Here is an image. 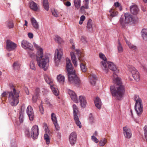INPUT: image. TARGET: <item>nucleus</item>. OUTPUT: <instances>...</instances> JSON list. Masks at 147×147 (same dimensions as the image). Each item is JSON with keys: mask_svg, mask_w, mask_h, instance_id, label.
I'll return each instance as SVG.
<instances>
[{"mask_svg": "<svg viewBox=\"0 0 147 147\" xmlns=\"http://www.w3.org/2000/svg\"><path fill=\"white\" fill-rule=\"evenodd\" d=\"M68 93L71 100L76 103H78V100L77 96L75 93L73 91L69 90Z\"/></svg>", "mask_w": 147, "mask_h": 147, "instance_id": "18", "label": "nucleus"}, {"mask_svg": "<svg viewBox=\"0 0 147 147\" xmlns=\"http://www.w3.org/2000/svg\"><path fill=\"white\" fill-rule=\"evenodd\" d=\"M36 59L37 64L41 68L46 70L48 67L49 58L46 56H44L43 53L40 54H37Z\"/></svg>", "mask_w": 147, "mask_h": 147, "instance_id": "3", "label": "nucleus"}, {"mask_svg": "<svg viewBox=\"0 0 147 147\" xmlns=\"http://www.w3.org/2000/svg\"><path fill=\"white\" fill-rule=\"evenodd\" d=\"M80 66L82 71L84 72H85L86 71V68L85 65L82 63L80 64Z\"/></svg>", "mask_w": 147, "mask_h": 147, "instance_id": "47", "label": "nucleus"}, {"mask_svg": "<svg viewBox=\"0 0 147 147\" xmlns=\"http://www.w3.org/2000/svg\"><path fill=\"white\" fill-rule=\"evenodd\" d=\"M19 117V121L20 123H22L24 121V114L20 113Z\"/></svg>", "mask_w": 147, "mask_h": 147, "instance_id": "49", "label": "nucleus"}, {"mask_svg": "<svg viewBox=\"0 0 147 147\" xmlns=\"http://www.w3.org/2000/svg\"><path fill=\"white\" fill-rule=\"evenodd\" d=\"M94 102L96 107L99 109H100L102 105V103L100 99L97 97L94 100Z\"/></svg>", "mask_w": 147, "mask_h": 147, "instance_id": "28", "label": "nucleus"}, {"mask_svg": "<svg viewBox=\"0 0 147 147\" xmlns=\"http://www.w3.org/2000/svg\"><path fill=\"white\" fill-rule=\"evenodd\" d=\"M91 139L95 143H97L99 142L98 140L94 136H92Z\"/></svg>", "mask_w": 147, "mask_h": 147, "instance_id": "53", "label": "nucleus"}, {"mask_svg": "<svg viewBox=\"0 0 147 147\" xmlns=\"http://www.w3.org/2000/svg\"><path fill=\"white\" fill-rule=\"evenodd\" d=\"M78 100L81 107L83 108H85L87 104L86 97L84 96H79Z\"/></svg>", "mask_w": 147, "mask_h": 147, "instance_id": "15", "label": "nucleus"}, {"mask_svg": "<svg viewBox=\"0 0 147 147\" xmlns=\"http://www.w3.org/2000/svg\"><path fill=\"white\" fill-rule=\"evenodd\" d=\"M31 134L33 139L36 138L39 135V129L38 126L34 125L32 127L31 131Z\"/></svg>", "mask_w": 147, "mask_h": 147, "instance_id": "10", "label": "nucleus"}, {"mask_svg": "<svg viewBox=\"0 0 147 147\" xmlns=\"http://www.w3.org/2000/svg\"><path fill=\"white\" fill-rule=\"evenodd\" d=\"M86 18L84 16L82 15V16L80 18V20L83 22L84 21V20Z\"/></svg>", "mask_w": 147, "mask_h": 147, "instance_id": "60", "label": "nucleus"}, {"mask_svg": "<svg viewBox=\"0 0 147 147\" xmlns=\"http://www.w3.org/2000/svg\"><path fill=\"white\" fill-rule=\"evenodd\" d=\"M90 79L91 84L92 85H94L95 84L96 80H97V78L96 75L93 74L90 76Z\"/></svg>", "mask_w": 147, "mask_h": 147, "instance_id": "35", "label": "nucleus"}, {"mask_svg": "<svg viewBox=\"0 0 147 147\" xmlns=\"http://www.w3.org/2000/svg\"><path fill=\"white\" fill-rule=\"evenodd\" d=\"M45 103L48 105V106L49 107H52V105L50 103V102L49 101L48 99H45Z\"/></svg>", "mask_w": 147, "mask_h": 147, "instance_id": "51", "label": "nucleus"}, {"mask_svg": "<svg viewBox=\"0 0 147 147\" xmlns=\"http://www.w3.org/2000/svg\"><path fill=\"white\" fill-rule=\"evenodd\" d=\"M39 111H40L41 114H43L44 112V109L42 104H40L39 105Z\"/></svg>", "mask_w": 147, "mask_h": 147, "instance_id": "52", "label": "nucleus"}, {"mask_svg": "<svg viewBox=\"0 0 147 147\" xmlns=\"http://www.w3.org/2000/svg\"><path fill=\"white\" fill-rule=\"evenodd\" d=\"M123 134L126 138L129 139L132 136L131 130L126 127H123Z\"/></svg>", "mask_w": 147, "mask_h": 147, "instance_id": "17", "label": "nucleus"}, {"mask_svg": "<svg viewBox=\"0 0 147 147\" xmlns=\"http://www.w3.org/2000/svg\"><path fill=\"white\" fill-rule=\"evenodd\" d=\"M107 142V139L105 138H103L99 141L98 145L100 146L103 147L106 144Z\"/></svg>", "mask_w": 147, "mask_h": 147, "instance_id": "36", "label": "nucleus"}, {"mask_svg": "<svg viewBox=\"0 0 147 147\" xmlns=\"http://www.w3.org/2000/svg\"><path fill=\"white\" fill-rule=\"evenodd\" d=\"M33 44L34 47H35L38 50L37 54H40L43 53V49L42 48H41L35 42H34Z\"/></svg>", "mask_w": 147, "mask_h": 147, "instance_id": "32", "label": "nucleus"}, {"mask_svg": "<svg viewBox=\"0 0 147 147\" xmlns=\"http://www.w3.org/2000/svg\"><path fill=\"white\" fill-rule=\"evenodd\" d=\"M118 52L119 53H121L123 51V48L121 44L119 41L118 42V45L117 46Z\"/></svg>", "mask_w": 147, "mask_h": 147, "instance_id": "42", "label": "nucleus"}, {"mask_svg": "<svg viewBox=\"0 0 147 147\" xmlns=\"http://www.w3.org/2000/svg\"><path fill=\"white\" fill-rule=\"evenodd\" d=\"M25 109V105H23L21 107V110L20 113L24 114V112Z\"/></svg>", "mask_w": 147, "mask_h": 147, "instance_id": "54", "label": "nucleus"}, {"mask_svg": "<svg viewBox=\"0 0 147 147\" xmlns=\"http://www.w3.org/2000/svg\"><path fill=\"white\" fill-rule=\"evenodd\" d=\"M125 20L127 22L128 24L129 22H134L135 19L132 15L129 13H126L124 15Z\"/></svg>", "mask_w": 147, "mask_h": 147, "instance_id": "23", "label": "nucleus"}, {"mask_svg": "<svg viewBox=\"0 0 147 147\" xmlns=\"http://www.w3.org/2000/svg\"><path fill=\"white\" fill-rule=\"evenodd\" d=\"M20 65L18 61H16L15 62L13 65V68L15 70H18L19 69L20 67Z\"/></svg>", "mask_w": 147, "mask_h": 147, "instance_id": "40", "label": "nucleus"}, {"mask_svg": "<svg viewBox=\"0 0 147 147\" xmlns=\"http://www.w3.org/2000/svg\"><path fill=\"white\" fill-rule=\"evenodd\" d=\"M125 41L127 44L130 49L133 50H136V46L131 43L127 40H125Z\"/></svg>", "mask_w": 147, "mask_h": 147, "instance_id": "38", "label": "nucleus"}, {"mask_svg": "<svg viewBox=\"0 0 147 147\" xmlns=\"http://www.w3.org/2000/svg\"><path fill=\"white\" fill-rule=\"evenodd\" d=\"M107 63L108 69L109 68L112 71H115L116 72L118 71L116 65L113 63L112 62L108 61ZM109 70V69H108V71Z\"/></svg>", "mask_w": 147, "mask_h": 147, "instance_id": "20", "label": "nucleus"}, {"mask_svg": "<svg viewBox=\"0 0 147 147\" xmlns=\"http://www.w3.org/2000/svg\"><path fill=\"white\" fill-rule=\"evenodd\" d=\"M55 54L57 55V59H58V60H57L56 57H55L54 60L55 62H56L58 61H59V60L61 59L63 55V49L61 48L56 49L55 51Z\"/></svg>", "mask_w": 147, "mask_h": 147, "instance_id": "11", "label": "nucleus"}, {"mask_svg": "<svg viewBox=\"0 0 147 147\" xmlns=\"http://www.w3.org/2000/svg\"><path fill=\"white\" fill-rule=\"evenodd\" d=\"M73 110L74 118L77 125L80 128L81 127V123L79 120L78 113V108L77 106L75 105L74 104L73 105Z\"/></svg>", "mask_w": 147, "mask_h": 147, "instance_id": "6", "label": "nucleus"}, {"mask_svg": "<svg viewBox=\"0 0 147 147\" xmlns=\"http://www.w3.org/2000/svg\"><path fill=\"white\" fill-rule=\"evenodd\" d=\"M21 45L22 47L24 49H29L32 50V45L26 40H22L21 42Z\"/></svg>", "mask_w": 147, "mask_h": 147, "instance_id": "16", "label": "nucleus"}, {"mask_svg": "<svg viewBox=\"0 0 147 147\" xmlns=\"http://www.w3.org/2000/svg\"><path fill=\"white\" fill-rule=\"evenodd\" d=\"M66 68L68 72V80L69 83L78 86L81 82L74 70L70 60L68 58L66 59Z\"/></svg>", "mask_w": 147, "mask_h": 147, "instance_id": "2", "label": "nucleus"}, {"mask_svg": "<svg viewBox=\"0 0 147 147\" xmlns=\"http://www.w3.org/2000/svg\"><path fill=\"white\" fill-rule=\"evenodd\" d=\"M58 82L60 84H63L65 81V77L59 74L57 76Z\"/></svg>", "mask_w": 147, "mask_h": 147, "instance_id": "34", "label": "nucleus"}, {"mask_svg": "<svg viewBox=\"0 0 147 147\" xmlns=\"http://www.w3.org/2000/svg\"><path fill=\"white\" fill-rule=\"evenodd\" d=\"M134 99L136 101L135 109L137 115L139 116L142 113L143 111V106L141 99L137 95H135Z\"/></svg>", "mask_w": 147, "mask_h": 147, "instance_id": "5", "label": "nucleus"}, {"mask_svg": "<svg viewBox=\"0 0 147 147\" xmlns=\"http://www.w3.org/2000/svg\"><path fill=\"white\" fill-rule=\"evenodd\" d=\"M28 54L29 56L32 58H34L35 57V54L33 52L30 51L28 52Z\"/></svg>", "mask_w": 147, "mask_h": 147, "instance_id": "57", "label": "nucleus"}, {"mask_svg": "<svg viewBox=\"0 0 147 147\" xmlns=\"http://www.w3.org/2000/svg\"><path fill=\"white\" fill-rule=\"evenodd\" d=\"M142 36L143 39L145 40H147V29H144L142 30L141 32Z\"/></svg>", "mask_w": 147, "mask_h": 147, "instance_id": "33", "label": "nucleus"}, {"mask_svg": "<svg viewBox=\"0 0 147 147\" xmlns=\"http://www.w3.org/2000/svg\"><path fill=\"white\" fill-rule=\"evenodd\" d=\"M144 131L145 137L147 141V126L145 125L144 127Z\"/></svg>", "mask_w": 147, "mask_h": 147, "instance_id": "48", "label": "nucleus"}, {"mask_svg": "<svg viewBox=\"0 0 147 147\" xmlns=\"http://www.w3.org/2000/svg\"><path fill=\"white\" fill-rule=\"evenodd\" d=\"M114 5L116 7H118L120 5V4L119 2H117L114 3Z\"/></svg>", "mask_w": 147, "mask_h": 147, "instance_id": "61", "label": "nucleus"}, {"mask_svg": "<svg viewBox=\"0 0 147 147\" xmlns=\"http://www.w3.org/2000/svg\"><path fill=\"white\" fill-rule=\"evenodd\" d=\"M119 22L123 28H124L125 26V25L128 24L127 22L125 20V18L124 19L123 16L121 17Z\"/></svg>", "mask_w": 147, "mask_h": 147, "instance_id": "31", "label": "nucleus"}, {"mask_svg": "<svg viewBox=\"0 0 147 147\" xmlns=\"http://www.w3.org/2000/svg\"><path fill=\"white\" fill-rule=\"evenodd\" d=\"M44 77L46 82L50 85V87L53 84L52 80L47 75L44 74Z\"/></svg>", "mask_w": 147, "mask_h": 147, "instance_id": "27", "label": "nucleus"}, {"mask_svg": "<svg viewBox=\"0 0 147 147\" xmlns=\"http://www.w3.org/2000/svg\"><path fill=\"white\" fill-rule=\"evenodd\" d=\"M70 55L71 60L74 66L75 67L77 66L78 65L77 61L76 60V56L74 54V53L73 52H71Z\"/></svg>", "mask_w": 147, "mask_h": 147, "instance_id": "30", "label": "nucleus"}, {"mask_svg": "<svg viewBox=\"0 0 147 147\" xmlns=\"http://www.w3.org/2000/svg\"><path fill=\"white\" fill-rule=\"evenodd\" d=\"M100 58L103 60L100 63V66L102 69L105 72L107 73L108 70V67L107 65V59L104 54L100 53L99 54Z\"/></svg>", "mask_w": 147, "mask_h": 147, "instance_id": "7", "label": "nucleus"}, {"mask_svg": "<svg viewBox=\"0 0 147 147\" xmlns=\"http://www.w3.org/2000/svg\"><path fill=\"white\" fill-rule=\"evenodd\" d=\"M28 37L30 38H32L33 37V34L31 32H29L28 34Z\"/></svg>", "mask_w": 147, "mask_h": 147, "instance_id": "58", "label": "nucleus"}, {"mask_svg": "<svg viewBox=\"0 0 147 147\" xmlns=\"http://www.w3.org/2000/svg\"><path fill=\"white\" fill-rule=\"evenodd\" d=\"M65 5L66 6L69 7L71 5V3L69 1H67L66 3L65 4Z\"/></svg>", "mask_w": 147, "mask_h": 147, "instance_id": "62", "label": "nucleus"}, {"mask_svg": "<svg viewBox=\"0 0 147 147\" xmlns=\"http://www.w3.org/2000/svg\"><path fill=\"white\" fill-rule=\"evenodd\" d=\"M17 47L16 44L9 40L6 41V49L8 51H12L15 49Z\"/></svg>", "mask_w": 147, "mask_h": 147, "instance_id": "9", "label": "nucleus"}, {"mask_svg": "<svg viewBox=\"0 0 147 147\" xmlns=\"http://www.w3.org/2000/svg\"><path fill=\"white\" fill-rule=\"evenodd\" d=\"M70 41V44L71 45V49L72 50H74L76 52V54L79 56L78 59L79 60H80V62L82 61V59L80 56L81 52L80 50L75 49V46L74 43V41L73 40L71 39Z\"/></svg>", "mask_w": 147, "mask_h": 147, "instance_id": "14", "label": "nucleus"}, {"mask_svg": "<svg viewBox=\"0 0 147 147\" xmlns=\"http://www.w3.org/2000/svg\"><path fill=\"white\" fill-rule=\"evenodd\" d=\"M26 113L30 120L31 121L33 120L34 117V114L33 109L31 106H28L26 109Z\"/></svg>", "mask_w": 147, "mask_h": 147, "instance_id": "12", "label": "nucleus"}, {"mask_svg": "<svg viewBox=\"0 0 147 147\" xmlns=\"http://www.w3.org/2000/svg\"><path fill=\"white\" fill-rule=\"evenodd\" d=\"M25 134L27 135L28 136H30V133H29V132L28 130H26L25 131Z\"/></svg>", "mask_w": 147, "mask_h": 147, "instance_id": "63", "label": "nucleus"}, {"mask_svg": "<svg viewBox=\"0 0 147 147\" xmlns=\"http://www.w3.org/2000/svg\"><path fill=\"white\" fill-rule=\"evenodd\" d=\"M81 40L82 42L84 43H85L86 42L85 38L84 37H82L81 38Z\"/></svg>", "mask_w": 147, "mask_h": 147, "instance_id": "59", "label": "nucleus"}, {"mask_svg": "<svg viewBox=\"0 0 147 147\" xmlns=\"http://www.w3.org/2000/svg\"><path fill=\"white\" fill-rule=\"evenodd\" d=\"M13 91L9 92L8 100L10 104L13 106H16L18 103L19 94L18 90H16L12 87Z\"/></svg>", "mask_w": 147, "mask_h": 147, "instance_id": "4", "label": "nucleus"}, {"mask_svg": "<svg viewBox=\"0 0 147 147\" xmlns=\"http://www.w3.org/2000/svg\"><path fill=\"white\" fill-rule=\"evenodd\" d=\"M44 139L46 140L47 144H49L50 139L49 135L47 134H44Z\"/></svg>", "mask_w": 147, "mask_h": 147, "instance_id": "45", "label": "nucleus"}, {"mask_svg": "<svg viewBox=\"0 0 147 147\" xmlns=\"http://www.w3.org/2000/svg\"><path fill=\"white\" fill-rule=\"evenodd\" d=\"M113 81L117 84L116 88L114 86L110 87L111 94L113 97L117 100H120L122 98L125 92V87L121 83L120 79L117 77L115 72L113 73Z\"/></svg>", "mask_w": 147, "mask_h": 147, "instance_id": "1", "label": "nucleus"}, {"mask_svg": "<svg viewBox=\"0 0 147 147\" xmlns=\"http://www.w3.org/2000/svg\"><path fill=\"white\" fill-rule=\"evenodd\" d=\"M40 91V90L39 88H37L36 89L35 92L32 97V99L33 102H36L39 95Z\"/></svg>", "mask_w": 147, "mask_h": 147, "instance_id": "21", "label": "nucleus"}, {"mask_svg": "<svg viewBox=\"0 0 147 147\" xmlns=\"http://www.w3.org/2000/svg\"><path fill=\"white\" fill-rule=\"evenodd\" d=\"M61 134L60 133L58 132L57 133V136L58 138H60L61 137Z\"/></svg>", "mask_w": 147, "mask_h": 147, "instance_id": "64", "label": "nucleus"}, {"mask_svg": "<svg viewBox=\"0 0 147 147\" xmlns=\"http://www.w3.org/2000/svg\"><path fill=\"white\" fill-rule=\"evenodd\" d=\"M88 3H85L84 5L82 6L81 7V9L82 10L83 8H85V9H88Z\"/></svg>", "mask_w": 147, "mask_h": 147, "instance_id": "56", "label": "nucleus"}, {"mask_svg": "<svg viewBox=\"0 0 147 147\" xmlns=\"http://www.w3.org/2000/svg\"><path fill=\"white\" fill-rule=\"evenodd\" d=\"M81 3L80 0H74L75 6L77 9H79L81 5Z\"/></svg>", "mask_w": 147, "mask_h": 147, "instance_id": "39", "label": "nucleus"}, {"mask_svg": "<svg viewBox=\"0 0 147 147\" xmlns=\"http://www.w3.org/2000/svg\"><path fill=\"white\" fill-rule=\"evenodd\" d=\"M77 135L75 132H72L70 134L69 138V141L72 145H74L76 143Z\"/></svg>", "mask_w": 147, "mask_h": 147, "instance_id": "13", "label": "nucleus"}, {"mask_svg": "<svg viewBox=\"0 0 147 147\" xmlns=\"http://www.w3.org/2000/svg\"><path fill=\"white\" fill-rule=\"evenodd\" d=\"M50 87L53 93L55 95L57 96L59 95V93L58 90L55 85L53 84L52 86H51Z\"/></svg>", "mask_w": 147, "mask_h": 147, "instance_id": "29", "label": "nucleus"}, {"mask_svg": "<svg viewBox=\"0 0 147 147\" xmlns=\"http://www.w3.org/2000/svg\"><path fill=\"white\" fill-rule=\"evenodd\" d=\"M128 70L131 73L132 76L135 80L138 82L140 80V76L139 72L134 67L129 66L128 67Z\"/></svg>", "mask_w": 147, "mask_h": 147, "instance_id": "8", "label": "nucleus"}, {"mask_svg": "<svg viewBox=\"0 0 147 147\" xmlns=\"http://www.w3.org/2000/svg\"><path fill=\"white\" fill-rule=\"evenodd\" d=\"M43 6L45 9L47 11H48L49 8V6L48 0H43Z\"/></svg>", "mask_w": 147, "mask_h": 147, "instance_id": "37", "label": "nucleus"}, {"mask_svg": "<svg viewBox=\"0 0 147 147\" xmlns=\"http://www.w3.org/2000/svg\"><path fill=\"white\" fill-rule=\"evenodd\" d=\"M109 12L110 13L111 16L112 17L116 16L118 14V12L113 9H111Z\"/></svg>", "mask_w": 147, "mask_h": 147, "instance_id": "41", "label": "nucleus"}, {"mask_svg": "<svg viewBox=\"0 0 147 147\" xmlns=\"http://www.w3.org/2000/svg\"><path fill=\"white\" fill-rule=\"evenodd\" d=\"M6 24L9 28H12L13 27V24L11 20H8L6 22Z\"/></svg>", "mask_w": 147, "mask_h": 147, "instance_id": "43", "label": "nucleus"}, {"mask_svg": "<svg viewBox=\"0 0 147 147\" xmlns=\"http://www.w3.org/2000/svg\"><path fill=\"white\" fill-rule=\"evenodd\" d=\"M51 117L52 121L56 129L58 131L59 130V127L57 122V120L55 114L54 113H52Z\"/></svg>", "mask_w": 147, "mask_h": 147, "instance_id": "19", "label": "nucleus"}, {"mask_svg": "<svg viewBox=\"0 0 147 147\" xmlns=\"http://www.w3.org/2000/svg\"><path fill=\"white\" fill-rule=\"evenodd\" d=\"M29 6L31 9L34 11H36L38 9L37 4L34 2L31 1L29 2Z\"/></svg>", "mask_w": 147, "mask_h": 147, "instance_id": "26", "label": "nucleus"}, {"mask_svg": "<svg viewBox=\"0 0 147 147\" xmlns=\"http://www.w3.org/2000/svg\"><path fill=\"white\" fill-rule=\"evenodd\" d=\"M92 21L91 20H89L87 24V30L90 32H92L93 30V29L94 27V25L92 24Z\"/></svg>", "mask_w": 147, "mask_h": 147, "instance_id": "25", "label": "nucleus"}, {"mask_svg": "<svg viewBox=\"0 0 147 147\" xmlns=\"http://www.w3.org/2000/svg\"><path fill=\"white\" fill-rule=\"evenodd\" d=\"M55 41L59 43H61L62 41L61 38L58 35H56L54 38Z\"/></svg>", "mask_w": 147, "mask_h": 147, "instance_id": "46", "label": "nucleus"}, {"mask_svg": "<svg viewBox=\"0 0 147 147\" xmlns=\"http://www.w3.org/2000/svg\"><path fill=\"white\" fill-rule=\"evenodd\" d=\"M52 15L55 17H57L58 16V15L56 11L54 9L51 11Z\"/></svg>", "mask_w": 147, "mask_h": 147, "instance_id": "50", "label": "nucleus"}, {"mask_svg": "<svg viewBox=\"0 0 147 147\" xmlns=\"http://www.w3.org/2000/svg\"><path fill=\"white\" fill-rule=\"evenodd\" d=\"M30 20L34 28L36 30H38L39 28V25L36 19L34 18H32L30 19Z\"/></svg>", "mask_w": 147, "mask_h": 147, "instance_id": "24", "label": "nucleus"}, {"mask_svg": "<svg viewBox=\"0 0 147 147\" xmlns=\"http://www.w3.org/2000/svg\"><path fill=\"white\" fill-rule=\"evenodd\" d=\"M130 11L131 13L134 15H136L139 12V9L136 5H132L130 7Z\"/></svg>", "mask_w": 147, "mask_h": 147, "instance_id": "22", "label": "nucleus"}, {"mask_svg": "<svg viewBox=\"0 0 147 147\" xmlns=\"http://www.w3.org/2000/svg\"><path fill=\"white\" fill-rule=\"evenodd\" d=\"M30 66L31 69L35 70L36 69L35 63L33 61H32L30 63Z\"/></svg>", "mask_w": 147, "mask_h": 147, "instance_id": "44", "label": "nucleus"}, {"mask_svg": "<svg viewBox=\"0 0 147 147\" xmlns=\"http://www.w3.org/2000/svg\"><path fill=\"white\" fill-rule=\"evenodd\" d=\"M89 120L91 123H93L94 122V117L92 114L90 113L89 115Z\"/></svg>", "mask_w": 147, "mask_h": 147, "instance_id": "55", "label": "nucleus"}]
</instances>
